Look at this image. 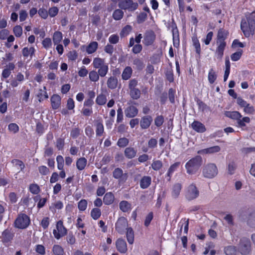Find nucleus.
Segmentation results:
<instances>
[{
	"mask_svg": "<svg viewBox=\"0 0 255 255\" xmlns=\"http://www.w3.org/2000/svg\"><path fill=\"white\" fill-rule=\"evenodd\" d=\"M255 12H253L249 15H247V19L242 20L241 28L246 37H250L253 35L255 30Z\"/></svg>",
	"mask_w": 255,
	"mask_h": 255,
	"instance_id": "1",
	"label": "nucleus"
},
{
	"mask_svg": "<svg viewBox=\"0 0 255 255\" xmlns=\"http://www.w3.org/2000/svg\"><path fill=\"white\" fill-rule=\"evenodd\" d=\"M202 164V158L197 155L190 159L185 164L187 173L189 174H194L199 170Z\"/></svg>",
	"mask_w": 255,
	"mask_h": 255,
	"instance_id": "2",
	"label": "nucleus"
},
{
	"mask_svg": "<svg viewBox=\"0 0 255 255\" xmlns=\"http://www.w3.org/2000/svg\"><path fill=\"white\" fill-rule=\"evenodd\" d=\"M252 245L249 239L246 237L241 238L238 244V251L242 255H249L251 251Z\"/></svg>",
	"mask_w": 255,
	"mask_h": 255,
	"instance_id": "3",
	"label": "nucleus"
},
{
	"mask_svg": "<svg viewBox=\"0 0 255 255\" xmlns=\"http://www.w3.org/2000/svg\"><path fill=\"white\" fill-rule=\"evenodd\" d=\"M30 223L29 218L25 214H20L14 221V226L18 229L26 228Z\"/></svg>",
	"mask_w": 255,
	"mask_h": 255,
	"instance_id": "4",
	"label": "nucleus"
},
{
	"mask_svg": "<svg viewBox=\"0 0 255 255\" xmlns=\"http://www.w3.org/2000/svg\"><path fill=\"white\" fill-rule=\"evenodd\" d=\"M218 174V169L214 163H208L203 169V175L204 177L212 178Z\"/></svg>",
	"mask_w": 255,
	"mask_h": 255,
	"instance_id": "5",
	"label": "nucleus"
},
{
	"mask_svg": "<svg viewBox=\"0 0 255 255\" xmlns=\"http://www.w3.org/2000/svg\"><path fill=\"white\" fill-rule=\"evenodd\" d=\"M199 195V191L194 184H191L186 189L185 196L188 201L196 199Z\"/></svg>",
	"mask_w": 255,
	"mask_h": 255,
	"instance_id": "6",
	"label": "nucleus"
},
{
	"mask_svg": "<svg viewBox=\"0 0 255 255\" xmlns=\"http://www.w3.org/2000/svg\"><path fill=\"white\" fill-rule=\"evenodd\" d=\"M119 7L123 9L133 11L137 9L138 3L132 0H121L119 3Z\"/></svg>",
	"mask_w": 255,
	"mask_h": 255,
	"instance_id": "7",
	"label": "nucleus"
},
{
	"mask_svg": "<svg viewBox=\"0 0 255 255\" xmlns=\"http://www.w3.org/2000/svg\"><path fill=\"white\" fill-rule=\"evenodd\" d=\"M57 230H54L53 234L57 239H59L61 237L64 236L67 233L66 228L63 226L62 222L59 221L56 225Z\"/></svg>",
	"mask_w": 255,
	"mask_h": 255,
	"instance_id": "8",
	"label": "nucleus"
},
{
	"mask_svg": "<svg viewBox=\"0 0 255 255\" xmlns=\"http://www.w3.org/2000/svg\"><path fill=\"white\" fill-rule=\"evenodd\" d=\"M128 225L127 219L124 217L120 218L116 224V230L121 234L124 233Z\"/></svg>",
	"mask_w": 255,
	"mask_h": 255,
	"instance_id": "9",
	"label": "nucleus"
},
{
	"mask_svg": "<svg viewBox=\"0 0 255 255\" xmlns=\"http://www.w3.org/2000/svg\"><path fill=\"white\" fill-rule=\"evenodd\" d=\"M155 39V34L152 30L147 31L144 35L143 43L146 45H151Z\"/></svg>",
	"mask_w": 255,
	"mask_h": 255,
	"instance_id": "10",
	"label": "nucleus"
},
{
	"mask_svg": "<svg viewBox=\"0 0 255 255\" xmlns=\"http://www.w3.org/2000/svg\"><path fill=\"white\" fill-rule=\"evenodd\" d=\"M11 164L13 170L17 173L22 171L25 168V165L23 162L17 159H12L11 161Z\"/></svg>",
	"mask_w": 255,
	"mask_h": 255,
	"instance_id": "11",
	"label": "nucleus"
},
{
	"mask_svg": "<svg viewBox=\"0 0 255 255\" xmlns=\"http://www.w3.org/2000/svg\"><path fill=\"white\" fill-rule=\"evenodd\" d=\"M217 48L216 50V54L217 55V58L221 60L224 55V51L226 46V43L224 41H217Z\"/></svg>",
	"mask_w": 255,
	"mask_h": 255,
	"instance_id": "12",
	"label": "nucleus"
},
{
	"mask_svg": "<svg viewBox=\"0 0 255 255\" xmlns=\"http://www.w3.org/2000/svg\"><path fill=\"white\" fill-rule=\"evenodd\" d=\"M220 150L221 147L218 145H216L200 150L197 152V153L201 154H214L219 152Z\"/></svg>",
	"mask_w": 255,
	"mask_h": 255,
	"instance_id": "13",
	"label": "nucleus"
},
{
	"mask_svg": "<svg viewBox=\"0 0 255 255\" xmlns=\"http://www.w3.org/2000/svg\"><path fill=\"white\" fill-rule=\"evenodd\" d=\"M152 122V118L150 116H144L140 122V127L142 129H146L150 126Z\"/></svg>",
	"mask_w": 255,
	"mask_h": 255,
	"instance_id": "14",
	"label": "nucleus"
},
{
	"mask_svg": "<svg viewBox=\"0 0 255 255\" xmlns=\"http://www.w3.org/2000/svg\"><path fill=\"white\" fill-rule=\"evenodd\" d=\"M116 245L117 250L120 253H125L127 251V243L124 239H118Z\"/></svg>",
	"mask_w": 255,
	"mask_h": 255,
	"instance_id": "15",
	"label": "nucleus"
},
{
	"mask_svg": "<svg viewBox=\"0 0 255 255\" xmlns=\"http://www.w3.org/2000/svg\"><path fill=\"white\" fill-rule=\"evenodd\" d=\"M125 113L127 117L131 118L137 115L138 110L135 107L130 106L125 110Z\"/></svg>",
	"mask_w": 255,
	"mask_h": 255,
	"instance_id": "16",
	"label": "nucleus"
},
{
	"mask_svg": "<svg viewBox=\"0 0 255 255\" xmlns=\"http://www.w3.org/2000/svg\"><path fill=\"white\" fill-rule=\"evenodd\" d=\"M51 106L53 109H58L61 105V97L58 95H53L51 97Z\"/></svg>",
	"mask_w": 255,
	"mask_h": 255,
	"instance_id": "17",
	"label": "nucleus"
},
{
	"mask_svg": "<svg viewBox=\"0 0 255 255\" xmlns=\"http://www.w3.org/2000/svg\"><path fill=\"white\" fill-rule=\"evenodd\" d=\"M192 128L198 132L202 133L206 131L205 126L198 121H194L191 125Z\"/></svg>",
	"mask_w": 255,
	"mask_h": 255,
	"instance_id": "18",
	"label": "nucleus"
},
{
	"mask_svg": "<svg viewBox=\"0 0 255 255\" xmlns=\"http://www.w3.org/2000/svg\"><path fill=\"white\" fill-rule=\"evenodd\" d=\"M93 64L95 68L98 69L103 67V66L104 67L108 65V64L105 63L104 59L98 57L94 59Z\"/></svg>",
	"mask_w": 255,
	"mask_h": 255,
	"instance_id": "19",
	"label": "nucleus"
},
{
	"mask_svg": "<svg viewBox=\"0 0 255 255\" xmlns=\"http://www.w3.org/2000/svg\"><path fill=\"white\" fill-rule=\"evenodd\" d=\"M225 115L227 117L237 121L242 117L241 114L237 111H226L225 112Z\"/></svg>",
	"mask_w": 255,
	"mask_h": 255,
	"instance_id": "20",
	"label": "nucleus"
},
{
	"mask_svg": "<svg viewBox=\"0 0 255 255\" xmlns=\"http://www.w3.org/2000/svg\"><path fill=\"white\" fill-rule=\"evenodd\" d=\"M151 178L150 176H143L140 182V187L142 189L147 188L150 184Z\"/></svg>",
	"mask_w": 255,
	"mask_h": 255,
	"instance_id": "21",
	"label": "nucleus"
},
{
	"mask_svg": "<svg viewBox=\"0 0 255 255\" xmlns=\"http://www.w3.org/2000/svg\"><path fill=\"white\" fill-rule=\"evenodd\" d=\"M124 152L125 156L127 158L131 159L136 156L137 151L133 147H128L125 149Z\"/></svg>",
	"mask_w": 255,
	"mask_h": 255,
	"instance_id": "22",
	"label": "nucleus"
},
{
	"mask_svg": "<svg viewBox=\"0 0 255 255\" xmlns=\"http://www.w3.org/2000/svg\"><path fill=\"white\" fill-rule=\"evenodd\" d=\"M181 189L182 185L181 184H175L172 187V196L174 198H177L180 194Z\"/></svg>",
	"mask_w": 255,
	"mask_h": 255,
	"instance_id": "23",
	"label": "nucleus"
},
{
	"mask_svg": "<svg viewBox=\"0 0 255 255\" xmlns=\"http://www.w3.org/2000/svg\"><path fill=\"white\" fill-rule=\"evenodd\" d=\"M238 249L235 246H228L225 247L224 251L226 255H236Z\"/></svg>",
	"mask_w": 255,
	"mask_h": 255,
	"instance_id": "24",
	"label": "nucleus"
},
{
	"mask_svg": "<svg viewBox=\"0 0 255 255\" xmlns=\"http://www.w3.org/2000/svg\"><path fill=\"white\" fill-rule=\"evenodd\" d=\"M132 70L131 68L129 66L126 67L123 72L122 75V79L125 80L129 79L132 75Z\"/></svg>",
	"mask_w": 255,
	"mask_h": 255,
	"instance_id": "25",
	"label": "nucleus"
},
{
	"mask_svg": "<svg viewBox=\"0 0 255 255\" xmlns=\"http://www.w3.org/2000/svg\"><path fill=\"white\" fill-rule=\"evenodd\" d=\"M113 175L115 178L117 179H120L122 178L123 176H124L126 177L125 179V180H126L127 177V174H124L123 170L120 168H116L113 172Z\"/></svg>",
	"mask_w": 255,
	"mask_h": 255,
	"instance_id": "26",
	"label": "nucleus"
},
{
	"mask_svg": "<svg viewBox=\"0 0 255 255\" xmlns=\"http://www.w3.org/2000/svg\"><path fill=\"white\" fill-rule=\"evenodd\" d=\"M114 195L111 192L107 193L103 198V202L106 205L112 204L114 201Z\"/></svg>",
	"mask_w": 255,
	"mask_h": 255,
	"instance_id": "27",
	"label": "nucleus"
},
{
	"mask_svg": "<svg viewBox=\"0 0 255 255\" xmlns=\"http://www.w3.org/2000/svg\"><path fill=\"white\" fill-rule=\"evenodd\" d=\"M228 34L229 32L228 31L225 30L223 28L220 29L218 32L217 41H225V40L227 38Z\"/></svg>",
	"mask_w": 255,
	"mask_h": 255,
	"instance_id": "28",
	"label": "nucleus"
},
{
	"mask_svg": "<svg viewBox=\"0 0 255 255\" xmlns=\"http://www.w3.org/2000/svg\"><path fill=\"white\" fill-rule=\"evenodd\" d=\"M87 160L85 157H81L77 160L76 167L79 170H83L86 166Z\"/></svg>",
	"mask_w": 255,
	"mask_h": 255,
	"instance_id": "29",
	"label": "nucleus"
},
{
	"mask_svg": "<svg viewBox=\"0 0 255 255\" xmlns=\"http://www.w3.org/2000/svg\"><path fill=\"white\" fill-rule=\"evenodd\" d=\"M120 209L124 212H128L131 209V204L127 201H122L119 204Z\"/></svg>",
	"mask_w": 255,
	"mask_h": 255,
	"instance_id": "30",
	"label": "nucleus"
},
{
	"mask_svg": "<svg viewBox=\"0 0 255 255\" xmlns=\"http://www.w3.org/2000/svg\"><path fill=\"white\" fill-rule=\"evenodd\" d=\"M118 85V79L114 77H110L107 81L108 87L111 89H116Z\"/></svg>",
	"mask_w": 255,
	"mask_h": 255,
	"instance_id": "31",
	"label": "nucleus"
},
{
	"mask_svg": "<svg viewBox=\"0 0 255 255\" xmlns=\"http://www.w3.org/2000/svg\"><path fill=\"white\" fill-rule=\"evenodd\" d=\"M35 52V49L33 47H24L22 49V55L24 57H27L28 56H30L32 58Z\"/></svg>",
	"mask_w": 255,
	"mask_h": 255,
	"instance_id": "32",
	"label": "nucleus"
},
{
	"mask_svg": "<svg viewBox=\"0 0 255 255\" xmlns=\"http://www.w3.org/2000/svg\"><path fill=\"white\" fill-rule=\"evenodd\" d=\"M127 239L129 244H132L134 242V232L131 228L127 229Z\"/></svg>",
	"mask_w": 255,
	"mask_h": 255,
	"instance_id": "33",
	"label": "nucleus"
},
{
	"mask_svg": "<svg viewBox=\"0 0 255 255\" xmlns=\"http://www.w3.org/2000/svg\"><path fill=\"white\" fill-rule=\"evenodd\" d=\"M98 44L96 41L91 42L87 47L86 51L88 54H92L95 52L98 48Z\"/></svg>",
	"mask_w": 255,
	"mask_h": 255,
	"instance_id": "34",
	"label": "nucleus"
},
{
	"mask_svg": "<svg viewBox=\"0 0 255 255\" xmlns=\"http://www.w3.org/2000/svg\"><path fill=\"white\" fill-rule=\"evenodd\" d=\"M247 224L249 226L255 228V211L249 215L247 220Z\"/></svg>",
	"mask_w": 255,
	"mask_h": 255,
	"instance_id": "35",
	"label": "nucleus"
},
{
	"mask_svg": "<svg viewBox=\"0 0 255 255\" xmlns=\"http://www.w3.org/2000/svg\"><path fill=\"white\" fill-rule=\"evenodd\" d=\"M2 237L4 242H7L12 239L13 235L11 233L9 230L6 229L2 232Z\"/></svg>",
	"mask_w": 255,
	"mask_h": 255,
	"instance_id": "36",
	"label": "nucleus"
},
{
	"mask_svg": "<svg viewBox=\"0 0 255 255\" xmlns=\"http://www.w3.org/2000/svg\"><path fill=\"white\" fill-rule=\"evenodd\" d=\"M124 16V12L122 9H117L113 13V17L116 20H121Z\"/></svg>",
	"mask_w": 255,
	"mask_h": 255,
	"instance_id": "37",
	"label": "nucleus"
},
{
	"mask_svg": "<svg viewBox=\"0 0 255 255\" xmlns=\"http://www.w3.org/2000/svg\"><path fill=\"white\" fill-rule=\"evenodd\" d=\"M62 39V34L60 31H56L53 36V41L55 44H58Z\"/></svg>",
	"mask_w": 255,
	"mask_h": 255,
	"instance_id": "38",
	"label": "nucleus"
},
{
	"mask_svg": "<svg viewBox=\"0 0 255 255\" xmlns=\"http://www.w3.org/2000/svg\"><path fill=\"white\" fill-rule=\"evenodd\" d=\"M130 90V95L133 99L137 100L139 98L140 96V91L137 89H133Z\"/></svg>",
	"mask_w": 255,
	"mask_h": 255,
	"instance_id": "39",
	"label": "nucleus"
},
{
	"mask_svg": "<svg viewBox=\"0 0 255 255\" xmlns=\"http://www.w3.org/2000/svg\"><path fill=\"white\" fill-rule=\"evenodd\" d=\"M208 79L210 84H213L216 80L217 75L213 69H211L210 70L208 74Z\"/></svg>",
	"mask_w": 255,
	"mask_h": 255,
	"instance_id": "40",
	"label": "nucleus"
},
{
	"mask_svg": "<svg viewBox=\"0 0 255 255\" xmlns=\"http://www.w3.org/2000/svg\"><path fill=\"white\" fill-rule=\"evenodd\" d=\"M53 252L55 255H63L64 251L62 248L59 245H54L53 247Z\"/></svg>",
	"mask_w": 255,
	"mask_h": 255,
	"instance_id": "41",
	"label": "nucleus"
},
{
	"mask_svg": "<svg viewBox=\"0 0 255 255\" xmlns=\"http://www.w3.org/2000/svg\"><path fill=\"white\" fill-rule=\"evenodd\" d=\"M101 210L99 208H94L92 209L91 215L94 220L98 219L101 216Z\"/></svg>",
	"mask_w": 255,
	"mask_h": 255,
	"instance_id": "42",
	"label": "nucleus"
},
{
	"mask_svg": "<svg viewBox=\"0 0 255 255\" xmlns=\"http://www.w3.org/2000/svg\"><path fill=\"white\" fill-rule=\"evenodd\" d=\"M99 75L98 72L95 71H92L89 73V78L91 81L96 82L99 80Z\"/></svg>",
	"mask_w": 255,
	"mask_h": 255,
	"instance_id": "43",
	"label": "nucleus"
},
{
	"mask_svg": "<svg viewBox=\"0 0 255 255\" xmlns=\"http://www.w3.org/2000/svg\"><path fill=\"white\" fill-rule=\"evenodd\" d=\"M107 101L106 97L105 95L101 94L97 97L96 103L99 105H103L106 104Z\"/></svg>",
	"mask_w": 255,
	"mask_h": 255,
	"instance_id": "44",
	"label": "nucleus"
},
{
	"mask_svg": "<svg viewBox=\"0 0 255 255\" xmlns=\"http://www.w3.org/2000/svg\"><path fill=\"white\" fill-rule=\"evenodd\" d=\"M180 164V163L179 162H177L174 163V164H173L172 165H171L170 166V167H169V168L168 169V173H167V175L169 177H170L171 174L174 171H175L176 170V169L179 167Z\"/></svg>",
	"mask_w": 255,
	"mask_h": 255,
	"instance_id": "45",
	"label": "nucleus"
},
{
	"mask_svg": "<svg viewBox=\"0 0 255 255\" xmlns=\"http://www.w3.org/2000/svg\"><path fill=\"white\" fill-rule=\"evenodd\" d=\"M109 70V67L108 65H107L105 66H103V67L100 68L98 69V73H99V75L101 77H105L106 74H107Z\"/></svg>",
	"mask_w": 255,
	"mask_h": 255,
	"instance_id": "46",
	"label": "nucleus"
},
{
	"mask_svg": "<svg viewBox=\"0 0 255 255\" xmlns=\"http://www.w3.org/2000/svg\"><path fill=\"white\" fill-rule=\"evenodd\" d=\"M8 129L13 133H16L19 130V127L16 124L11 123L8 125Z\"/></svg>",
	"mask_w": 255,
	"mask_h": 255,
	"instance_id": "47",
	"label": "nucleus"
},
{
	"mask_svg": "<svg viewBox=\"0 0 255 255\" xmlns=\"http://www.w3.org/2000/svg\"><path fill=\"white\" fill-rule=\"evenodd\" d=\"M162 166V163L160 160L153 161L151 164L152 168L154 170H159Z\"/></svg>",
	"mask_w": 255,
	"mask_h": 255,
	"instance_id": "48",
	"label": "nucleus"
},
{
	"mask_svg": "<svg viewBox=\"0 0 255 255\" xmlns=\"http://www.w3.org/2000/svg\"><path fill=\"white\" fill-rule=\"evenodd\" d=\"M57 167L59 170H62L64 166V159L61 155H58L56 157Z\"/></svg>",
	"mask_w": 255,
	"mask_h": 255,
	"instance_id": "49",
	"label": "nucleus"
},
{
	"mask_svg": "<svg viewBox=\"0 0 255 255\" xmlns=\"http://www.w3.org/2000/svg\"><path fill=\"white\" fill-rule=\"evenodd\" d=\"M133 64L136 66V68L139 70L142 69L144 67L142 61L138 58L134 59L133 61Z\"/></svg>",
	"mask_w": 255,
	"mask_h": 255,
	"instance_id": "50",
	"label": "nucleus"
},
{
	"mask_svg": "<svg viewBox=\"0 0 255 255\" xmlns=\"http://www.w3.org/2000/svg\"><path fill=\"white\" fill-rule=\"evenodd\" d=\"M193 45L194 46L196 52L199 54L201 52L200 45L197 37H193L192 38Z\"/></svg>",
	"mask_w": 255,
	"mask_h": 255,
	"instance_id": "51",
	"label": "nucleus"
},
{
	"mask_svg": "<svg viewBox=\"0 0 255 255\" xmlns=\"http://www.w3.org/2000/svg\"><path fill=\"white\" fill-rule=\"evenodd\" d=\"M255 111L254 107L248 103L246 105L244 109V111L247 114H253Z\"/></svg>",
	"mask_w": 255,
	"mask_h": 255,
	"instance_id": "52",
	"label": "nucleus"
},
{
	"mask_svg": "<svg viewBox=\"0 0 255 255\" xmlns=\"http://www.w3.org/2000/svg\"><path fill=\"white\" fill-rule=\"evenodd\" d=\"M128 143V139L127 138L123 137L119 139L117 144L119 146L124 147L126 146Z\"/></svg>",
	"mask_w": 255,
	"mask_h": 255,
	"instance_id": "53",
	"label": "nucleus"
},
{
	"mask_svg": "<svg viewBox=\"0 0 255 255\" xmlns=\"http://www.w3.org/2000/svg\"><path fill=\"white\" fill-rule=\"evenodd\" d=\"M13 30L16 37H20L22 33V28L20 25H16L14 26Z\"/></svg>",
	"mask_w": 255,
	"mask_h": 255,
	"instance_id": "54",
	"label": "nucleus"
},
{
	"mask_svg": "<svg viewBox=\"0 0 255 255\" xmlns=\"http://www.w3.org/2000/svg\"><path fill=\"white\" fill-rule=\"evenodd\" d=\"M42 44L45 48L48 49L52 46L51 40L50 38H46L42 41Z\"/></svg>",
	"mask_w": 255,
	"mask_h": 255,
	"instance_id": "55",
	"label": "nucleus"
},
{
	"mask_svg": "<svg viewBox=\"0 0 255 255\" xmlns=\"http://www.w3.org/2000/svg\"><path fill=\"white\" fill-rule=\"evenodd\" d=\"M87 202L86 200H81L78 203V208L80 211H85L87 208Z\"/></svg>",
	"mask_w": 255,
	"mask_h": 255,
	"instance_id": "56",
	"label": "nucleus"
},
{
	"mask_svg": "<svg viewBox=\"0 0 255 255\" xmlns=\"http://www.w3.org/2000/svg\"><path fill=\"white\" fill-rule=\"evenodd\" d=\"M109 41L111 44H116L119 41V36L116 34L111 35L109 38Z\"/></svg>",
	"mask_w": 255,
	"mask_h": 255,
	"instance_id": "57",
	"label": "nucleus"
},
{
	"mask_svg": "<svg viewBox=\"0 0 255 255\" xmlns=\"http://www.w3.org/2000/svg\"><path fill=\"white\" fill-rule=\"evenodd\" d=\"M104 131V127L102 123H98L96 125V134L101 135Z\"/></svg>",
	"mask_w": 255,
	"mask_h": 255,
	"instance_id": "58",
	"label": "nucleus"
},
{
	"mask_svg": "<svg viewBox=\"0 0 255 255\" xmlns=\"http://www.w3.org/2000/svg\"><path fill=\"white\" fill-rule=\"evenodd\" d=\"M236 168V165L234 162H231L229 163L228 166V172L230 174L234 173Z\"/></svg>",
	"mask_w": 255,
	"mask_h": 255,
	"instance_id": "59",
	"label": "nucleus"
},
{
	"mask_svg": "<svg viewBox=\"0 0 255 255\" xmlns=\"http://www.w3.org/2000/svg\"><path fill=\"white\" fill-rule=\"evenodd\" d=\"M35 251L39 254L44 255L45 254V247L41 245H38L36 246Z\"/></svg>",
	"mask_w": 255,
	"mask_h": 255,
	"instance_id": "60",
	"label": "nucleus"
},
{
	"mask_svg": "<svg viewBox=\"0 0 255 255\" xmlns=\"http://www.w3.org/2000/svg\"><path fill=\"white\" fill-rule=\"evenodd\" d=\"M164 122V118L162 116L157 117L154 120L155 125L159 127H160Z\"/></svg>",
	"mask_w": 255,
	"mask_h": 255,
	"instance_id": "61",
	"label": "nucleus"
},
{
	"mask_svg": "<svg viewBox=\"0 0 255 255\" xmlns=\"http://www.w3.org/2000/svg\"><path fill=\"white\" fill-rule=\"evenodd\" d=\"M58 12V9L57 7L54 6L50 8L48 10V14H49L50 17H54Z\"/></svg>",
	"mask_w": 255,
	"mask_h": 255,
	"instance_id": "62",
	"label": "nucleus"
},
{
	"mask_svg": "<svg viewBox=\"0 0 255 255\" xmlns=\"http://www.w3.org/2000/svg\"><path fill=\"white\" fill-rule=\"evenodd\" d=\"M29 189L33 194H37L39 192V187L37 184H32L30 185Z\"/></svg>",
	"mask_w": 255,
	"mask_h": 255,
	"instance_id": "63",
	"label": "nucleus"
},
{
	"mask_svg": "<svg viewBox=\"0 0 255 255\" xmlns=\"http://www.w3.org/2000/svg\"><path fill=\"white\" fill-rule=\"evenodd\" d=\"M242 51L236 52L233 53L231 56V59L234 61H236L239 60L242 56Z\"/></svg>",
	"mask_w": 255,
	"mask_h": 255,
	"instance_id": "64",
	"label": "nucleus"
}]
</instances>
